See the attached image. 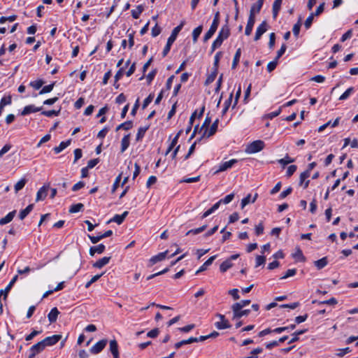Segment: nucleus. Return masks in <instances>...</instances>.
I'll return each mask as SVG.
<instances>
[{"instance_id":"f257e3e1","label":"nucleus","mask_w":358,"mask_h":358,"mask_svg":"<svg viewBox=\"0 0 358 358\" xmlns=\"http://www.w3.org/2000/svg\"><path fill=\"white\" fill-rule=\"evenodd\" d=\"M184 24H185V22L182 21V22H180V24L179 25H178L176 27H175L173 29V31L171 32V34L169 37V38L167 40V43H166V45H165V47H164V50L162 51V56L163 57H166L168 55V53L169 52V51L171 50V45H173V43L176 41L178 34H179V32L182 29Z\"/></svg>"},{"instance_id":"f03ea898","label":"nucleus","mask_w":358,"mask_h":358,"mask_svg":"<svg viewBox=\"0 0 358 358\" xmlns=\"http://www.w3.org/2000/svg\"><path fill=\"white\" fill-rule=\"evenodd\" d=\"M229 36V29L227 26L222 27L220 30L218 36L213 41L211 45L210 53H213L215 49L221 46L224 40L227 39Z\"/></svg>"},{"instance_id":"7ed1b4c3","label":"nucleus","mask_w":358,"mask_h":358,"mask_svg":"<svg viewBox=\"0 0 358 358\" xmlns=\"http://www.w3.org/2000/svg\"><path fill=\"white\" fill-rule=\"evenodd\" d=\"M264 147L265 143L263 141L256 140L246 145L245 152L248 155L255 154L262 151Z\"/></svg>"},{"instance_id":"20e7f679","label":"nucleus","mask_w":358,"mask_h":358,"mask_svg":"<svg viewBox=\"0 0 358 358\" xmlns=\"http://www.w3.org/2000/svg\"><path fill=\"white\" fill-rule=\"evenodd\" d=\"M219 22H220L219 13L217 12L214 17V19L213 20V22L210 25L209 30L204 35V37H203L204 41H207L213 36V34L215 33V31L217 29V27L219 25Z\"/></svg>"},{"instance_id":"39448f33","label":"nucleus","mask_w":358,"mask_h":358,"mask_svg":"<svg viewBox=\"0 0 358 358\" xmlns=\"http://www.w3.org/2000/svg\"><path fill=\"white\" fill-rule=\"evenodd\" d=\"M218 123H219V120L218 119H216L214 122L212 124V125L210 127V128L207 127L206 128L203 132L200 133V139H202V138H209L210 136H212L213 135H214L217 130V128H218Z\"/></svg>"},{"instance_id":"423d86ee","label":"nucleus","mask_w":358,"mask_h":358,"mask_svg":"<svg viewBox=\"0 0 358 358\" xmlns=\"http://www.w3.org/2000/svg\"><path fill=\"white\" fill-rule=\"evenodd\" d=\"M239 255L235 254L230 256L228 259L224 261L220 266V270L222 273L226 272L228 269L233 266L232 261L238 258Z\"/></svg>"},{"instance_id":"0eeeda50","label":"nucleus","mask_w":358,"mask_h":358,"mask_svg":"<svg viewBox=\"0 0 358 358\" xmlns=\"http://www.w3.org/2000/svg\"><path fill=\"white\" fill-rule=\"evenodd\" d=\"M45 348L42 341H40L34 345H32L29 352V356L27 358H34L35 356L41 352Z\"/></svg>"},{"instance_id":"6e6552de","label":"nucleus","mask_w":358,"mask_h":358,"mask_svg":"<svg viewBox=\"0 0 358 358\" xmlns=\"http://www.w3.org/2000/svg\"><path fill=\"white\" fill-rule=\"evenodd\" d=\"M238 162V159H232L229 161L224 162L220 164L218 169L215 171V173L225 171L231 169L234 164Z\"/></svg>"},{"instance_id":"1a4fd4ad","label":"nucleus","mask_w":358,"mask_h":358,"mask_svg":"<svg viewBox=\"0 0 358 358\" xmlns=\"http://www.w3.org/2000/svg\"><path fill=\"white\" fill-rule=\"evenodd\" d=\"M62 338V336L59 334L52 335L51 336H48L45 338L41 341L43 342L45 347L47 346H52L55 345Z\"/></svg>"},{"instance_id":"9d476101","label":"nucleus","mask_w":358,"mask_h":358,"mask_svg":"<svg viewBox=\"0 0 358 358\" xmlns=\"http://www.w3.org/2000/svg\"><path fill=\"white\" fill-rule=\"evenodd\" d=\"M107 342H108V341L106 339H103V340H101V341H98L97 343H96L90 348L91 353H92L94 355H96V354H99V352H101L103 350V348L106 347Z\"/></svg>"},{"instance_id":"9b49d317","label":"nucleus","mask_w":358,"mask_h":358,"mask_svg":"<svg viewBox=\"0 0 358 358\" xmlns=\"http://www.w3.org/2000/svg\"><path fill=\"white\" fill-rule=\"evenodd\" d=\"M113 234L112 230H108L103 234H99V235L94 236L92 235H88V238L90 239L91 242L94 244L98 243L103 238L110 236Z\"/></svg>"},{"instance_id":"f8f14e48","label":"nucleus","mask_w":358,"mask_h":358,"mask_svg":"<svg viewBox=\"0 0 358 358\" xmlns=\"http://www.w3.org/2000/svg\"><path fill=\"white\" fill-rule=\"evenodd\" d=\"M41 107H36L34 105H28L23 108V110L20 113V115L22 116H25L31 113L41 111Z\"/></svg>"},{"instance_id":"ddd939ff","label":"nucleus","mask_w":358,"mask_h":358,"mask_svg":"<svg viewBox=\"0 0 358 358\" xmlns=\"http://www.w3.org/2000/svg\"><path fill=\"white\" fill-rule=\"evenodd\" d=\"M267 31V24L266 21H263L257 28L255 41H258L261 36Z\"/></svg>"},{"instance_id":"4468645a","label":"nucleus","mask_w":358,"mask_h":358,"mask_svg":"<svg viewBox=\"0 0 358 358\" xmlns=\"http://www.w3.org/2000/svg\"><path fill=\"white\" fill-rule=\"evenodd\" d=\"M211 122V118L207 115L202 126L199 128V125H196L194 128V132L192 135V138L194 136V135L198 132V134H199L200 133L203 132V131L209 127L210 124Z\"/></svg>"},{"instance_id":"2eb2a0df","label":"nucleus","mask_w":358,"mask_h":358,"mask_svg":"<svg viewBox=\"0 0 358 358\" xmlns=\"http://www.w3.org/2000/svg\"><path fill=\"white\" fill-rule=\"evenodd\" d=\"M258 197V194L255 193L254 196L252 198V196L250 194H248L245 197H244L241 200V207L242 209L245 208V206L249 204L250 203H255Z\"/></svg>"},{"instance_id":"dca6fc26","label":"nucleus","mask_w":358,"mask_h":358,"mask_svg":"<svg viewBox=\"0 0 358 358\" xmlns=\"http://www.w3.org/2000/svg\"><path fill=\"white\" fill-rule=\"evenodd\" d=\"M231 309L233 311V319L234 320H238L243 316H247L250 313V310L249 309H246V310L238 309V310H236V309L233 307H231Z\"/></svg>"},{"instance_id":"f3484780","label":"nucleus","mask_w":358,"mask_h":358,"mask_svg":"<svg viewBox=\"0 0 358 358\" xmlns=\"http://www.w3.org/2000/svg\"><path fill=\"white\" fill-rule=\"evenodd\" d=\"M17 278H18L17 275H15L12 278V280L10 281L8 285L6 287V288L4 289H1L0 290V294H3L4 299H6L7 298L8 292H10V290L11 289V288L13 287V286L14 285V284L17 281Z\"/></svg>"},{"instance_id":"a211bd4d","label":"nucleus","mask_w":358,"mask_h":358,"mask_svg":"<svg viewBox=\"0 0 358 358\" xmlns=\"http://www.w3.org/2000/svg\"><path fill=\"white\" fill-rule=\"evenodd\" d=\"M255 22V16H253L252 14L250 15L248 20V23H247V25H246V27L245 29V35L249 36L251 34Z\"/></svg>"},{"instance_id":"6ab92c4d","label":"nucleus","mask_w":358,"mask_h":358,"mask_svg":"<svg viewBox=\"0 0 358 358\" xmlns=\"http://www.w3.org/2000/svg\"><path fill=\"white\" fill-rule=\"evenodd\" d=\"M48 187L43 185L41 187L36 193V201H43L45 199L48 194Z\"/></svg>"},{"instance_id":"aec40b11","label":"nucleus","mask_w":358,"mask_h":358,"mask_svg":"<svg viewBox=\"0 0 358 358\" xmlns=\"http://www.w3.org/2000/svg\"><path fill=\"white\" fill-rule=\"evenodd\" d=\"M167 253L168 250L159 252L157 255L152 257L150 259V262L151 263L152 265H153L159 262L164 260L166 258Z\"/></svg>"},{"instance_id":"412c9836","label":"nucleus","mask_w":358,"mask_h":358,"mask_svg":"<svg viewBox=\"0 0 358 358\" xmlns=\"http://www.w3.org/2000/svg\"><path fill=\"white\" fill-rule=\"evenodd\" d=\"M110 351L112 353L114 358H119L118 345L115 340L110 341Z\"/></svg>"},{"instance_id":"4be33fe9","label":"nucleus","mask_w":358,"mask_h":358,"mask_svg":"<svg viewBox=\"0 0 358 358\" xmlns=\"http://www.w3.org/2000/svg\"><path fill=\"white\" fill-rule=\"evenodd\" d=\"M110 257H103L93 264V267L101 268L110 262Z\"/></svg>"},{"instance_id":"5701e85b","label":"nucleus","mask_w":358,"mask_h":358,"mask_svg":"<svg viewBox=\"0 0 358 358\" xmlns=\"http://www.w3.org/2000/svg\"><path fill=\"white\" fill-rule=\"evenodd\" d=\"M71 143V139H69V140L65 141H62L58 146L55 147L53 148V150H54L55 153V154H59L62 150H64L65 148H66L68 146H69Z\"/></svg>"},{"instance_id":"b1692460","label":"nucleus","mask_w":358,"mask_h":358,"mask_svg":"<svg viewBox=\"0 0 358 358\" xmlns=\"http://www.w3.org/2000/svg\"><path fill=\"white\" fill-rule=\"evenodd\" d=\"M263 3L264 0H257V1L252 6L250 15L252 14L253 16H255V13H258L262 9Z\"/></svg>"},{"instance_id":"393cba45","label":"nucleus","mask_w":358,"mask_h":358,"mask_svg":"<svg viewBox=\"0 0 358 358\" xmlns=\"http://www.w3.org/2000/svg\"><path fill=\"white\" fill-rule=\"evenodd\" d=\"M105 248H106L105 245L102 243H101L96 246L91 247L90 249V255L91 256H94L96 253L101 254L104 252Z\"/></svg>"},{"instance_id":"a878e982","label":"nucleus","mask_w":358,"mask_h":358,"mask_svg":"<svg viewBox=\"0 0 358 358\" xmlns=\"http://www.w3.org/2000/svg\"><path fill=\"white\" fill-rule=\"evenodd\" d=\"M128 212L124 211L122 215H115L111 220H110L108 222L110 223L111 222H114L117 224H121L124 220L125 217L127 216Z\"/></svg>"},{"instance_id":"bb28decb","label":"nucleus","mask_w":358,"mask_h":358,"mask_svg":"<svg viewBox=\"0 0 358 358\" xmlns=\"http://www.w3.org/2000/svg\"><path fill=\"white\" fill-rule=\"evenodd\" d=\"M309 176L310 174L308 173V171H303L300 175L299 184L301 185H303V189H306L309 185L310 180L305 181Z\"/></svg>"},{"instance_id":"cd10ccee","label":"nucleus","mask_w":358,"mask_h":358,"mask_svg":"<svg viewBox=\"0 0 358 358\" xmlns=\"http://www.w3.org/2000/svg\"><path fill=\"white\" fill-rule=\"evenodd\" d=\"M215 327L220 330L226 329L231 327L229 321L224 318L223 320H220L215 323Z\"/></svg>"},{"instance_id":"c85d7f7f","label":"nucleus","mask_w":358,"mask_h":358,"mask_svg":"<svg viewBox=\"0 0 358 358\" xmlns=\"http://www.w3.org/2000/svg\"><path fill=\"white\" fill-rule=\"evenodd\" d=\"M59 314V311L58 310V309L57 308H52L48 315L49 322L50 323H53V322H56Z\"/></svg>"},{"instance_id":"c756f323","label":"nucleus","mask_w":358,"mask_h":358,"mask_svg":"<svg viewBox=\"0 0 358 358\" xmlns=\"http://www.w3.org/2000/svg\"><path fill=\"white\" fill-rule=\"evenodd\" d=\"M15 215V210H13L8 213L5 217L0 219V225H4L10 222Z\"/></svg>"},{"instance_id":"7c9ffc66","label":"nucleus","mask_w":358,"mask_h":358,"mask_svg":"<svg viewBox=\"0 0 358 358\" xmlns=\"http://www.w3.org/2000/svg\"><path fill=\"white\" fill-rule=\"evenodd\" d=\"M34 204L28 205L24 209L22 210L19 214V218L22 220H24L29 213L33 210Z\"/></svg>"},{"instance_id":"2f4dec72","label":"nucleus","mask_w":358,"mask_h":358,"mask_svg":"<svg viewBox=\"0 0 358 358\" xmlns=\"http://www.w3.org/2000/svg\"><path fill=\"white\" fill-rule=\"evenodd\" d=\"M130 136L129 134L125 135L121 141V152H124L129 146Z\"/></svg>"},{"instance_id":"473e14b6","label":"nucleus","mask_w":358,"mask_h":358,"mask_svg":"<svg viewBox=\"0 0 358 358\" xmlns=\"http://www.w3.org/2000/svg\"><path fill=\"white\" fill-rule=\"evenodd\" d=\"M339 121L340 117H337L334 122L329 121L327 123L324 124L323 125L320 126L318 129V131H323L327 127H329V125H331L332 127H335L338 124Z\"/></svg>"},{"instance_id":"72a5a7b5","label":"nucleus","mask_w":358,"mask_h":358,"mask_svg":"<svg viewBox=\"0 0 358 358\" xmlns=\"http://www.w3.org/2000/svg\"><path fill=\"white\" fill-rule=\"evenodd\" d=\"M295 161L294 158L290 157L288 155H286L285 157L280 159L278 160V163H279L282 168H285L287 164L292 163Z\"/></svg>"},{"instance_id":"f704fd0d","label":"nucleus","mask_w":358,"mask_h":358,"mask_svg":"<svg viewBox=\"0 0 358 358\" xmlns=\"http://www.w3.org/2000/svg\"><path fill=\"white\" fill-rule=\"evenodd\" d=\"M217 257V255H214L210 257L208 260H206L203 264L199 268V270L196 271V273H199L201 271H205L208 266L212 264L213 262L215 259Z\"/></svg>"},{"instance_id":"c9c22d12","label":"nucleus","mask_w":358,"mask_h":358,"mask_svg":"<svg viewBox=\"0 0 358 358\" xmlns=\"http://www.w3.org/2000/svg\"><path fill=\"white\" fill-rule=\"evenodd\" d=\"M295 328H296V324H290L287 327L275 328V329H273V332L276 333V334H281L283 331H289L291 330L294 329Z\"/></svg>"},{"instance_id":"e433bc0d","label":"nucleus","mask_w":358,"mask_h":358,"mask_svg":"<svg viewBox=\"0 0 358 358\" xmlns=\"http://www.w3.org/2000/svg\"><path fill=\"white\" fill-rule=\"evenodd\" d=\"M143 11V6L138 5L136 9L131 10V16L134 19H138L141 14Z\"/></svg>"},{"instance_id":"4c0bfd02","label":"nucleus","mask_w":358,"mask_h":358,"mask_svg":"<svg viewBox=\"0 0 358 358\" xmlns=\"http://www.w3.org/2000/svg\"><path fill=\"white\" fill-rule=\"evenodd\" d=\"M328 264L327 257H322L320 259H318L314 262L315 266L317 269H322L324 268Z\"/></svg>"},{"instance_id":"58836bf2","label":"nucleus","mask_w":358,"mask_h":358,"mask_svg":"<svg viewBox=\"0 0 358 358\" xmlns=\"http://www.w3.org/2000/svg\"><path fill=\"white\" fill-rule=\"evenodd\" d=\"M149 128V126H145V127H141L138 130V132L136 134V141H141L145 136V134L146 132V131Z\"/></svg>"},{"instance_id":"ea45409f","label":"nucleus","mask_w":358,"mask_h":358,"mask_svg":"<svg viewBox=\"0 0 358 358\" xmlns=\"http://www.w3.org/2000/svg\"><path fill=\"white\" fill-rule=\"evenodd\" d=\"M250 303V300H242L240 302L235 303L231 307L236 310L242 309L243 308L248 306Z\"/></svg>"},{"instance_id":"a19ab883","label":"nucleus","mask_w":358,"mask_h":358,"mask_svg":"<svg viewBox=\"0 0 358 358\" xmlns=\"http://www.w3.org/2000/svg\"><path fill=\"white\" fill-rule=\"evenodd\" d=\"M292 257L299 262H304L305 257L300 248H296L294 253L292 254Z\"/></svg>"},{"instance_id":"79ce46f5","label":"nucleus","mask_w":358,"mask_h":358,"mask_svg":"<svg viewBox=\"0 0 358 358\" xmlns=\"http://www.w3.org/2000/svg\"><path fill=\"white\" fill-rule=\"evenodd\" d=\"M203 27L201 25L195 28L192 31V40L194 43H196L199 36L202 32Z\"/></svg>"},{"instance_id":"37998d69","label":"nucleus","mask_w":358,"mask_h":358,"mask_svg":"<svg viewBox=\"0 0 358 358\" xmlns=\"http://www.w3.org/2000/svg\"><path fill=\"white\" fill-rule=\"evenodd\" d=\"M355 92V88L353 87H349L348 90L344 92L341 96L339 97V100L344 101L348 99V97Z\"/></svg>"},{"instance_id":"c03bdc74","label":"nucleus","mask_w":358,"mask_h":358,"mask_svg":"<svg viewBox=\"0 0 358 358\" xmlns=\"http://www.w3.org/2000/svg\"><path fill=\"white\" fill-rule=\"evenodd\" d=\"M196 339H194L193 337H190L187 340H182L180 342H178L175 344V348L176 349H178L180 348L181 346L184 345H187V344H190V343H194L196 342Z\"/></svg>"},{"instance_id":"a18cd8bd","label":"nucleus","mask_w":358,"mask_h":358,"mask_svg":"<svg viewBox=\"0 0 358 358\" xmlns=\"http://www.w3.org/2000/svg\"><path fill=\"white\" fill-rule=\"evenodd\" d=\"M132 127H133V122L131 121H127V122H124L119 124L117 127L116 130L118 131V130H120L121 129H124V130H129Z\"/></svg>"},{"instance_id":"49530a36","label":"nucleus","mask_w":358,"mask_h":358,"mask_svg":"<svg viewBox=\"0 0 358 358\" xmlns=\"http://www.w3.org/2000/svg\"><path fill=\"white\" fill-rule=\"evenodd\" d=\"M241 55V48H238L236 50L234 57V59H233L232 66H231V68L233 69H236V66L238 65V63L239 62V60H240Z\"/></svg>"},{"instance_id":"de8ad7c7","label":"nucleus","mask_w":358,"mask_h":358,"mask_svg":"<svg viewBox=\"0 0 358 358\" xmlns=\"http://www.w3.org/2000/svg\"><path fill=\"white\" fill-rule=\"evenodd\" d=\"M83 204L81 203H76V204H73L72 205L70 208H69V212L71 213H78L80 212V210H82L83 209Z\"/></svg>"},{"instance_id":"09e8293b","label":"nucleus","mask_w":358,"mask_h":358,"mask_svg":"<svg viewBox=\"0 0 358 358\" xmlns=\"http://www.w3.org/2000/svg\"><path fill=\"white\" fill-rule=\"evenodd\" d=\"M232 97H233V94L231 93L230 94L229 97L224 101V108L222 110V115L225 114L227 113V111L228 110L229 108L230 107L231 101H232Z\"/></svg>"},{"instance_id":"8fccbe9b","label":"nucleus","mask_w":358,"mask_h":358,"mask_svg":"<svg viewBox=\"0 0 358 358\" xmlns=\"http://www.w3.org/2000/svg\"><path fill=\"white\" fill-rule=\"evenodd\" d=\"M27 182V180L25 178H22L15 185V192H19L21 190L25 185Z\"/></svg>"},{"instance_id":"3c124183","label":"nucleus","mask_w":358,"mask_h":358,"mask_svg":"<svg viewBox=\"0 0 358 358\" xmlns=\"http://www.w3.org/2000/svg\"><path fill=\"white\" fill-rule=\"evenodd\" d=\"M54 86H55V83H52L50 85L44 86L41 89V90L39 92V94H43L50 92L53 90Z\"/></svg>"},{"instance_id":"603ef678","label":"nucleus","mask_w":358,"mask_h":358,"mask_svg":"<svg viewBox=\"0 0 358 358\" xmlns=\"http://www.w3.org/2000/svg\"><path fill=\"white\" fill-rule=\"evenodd\" d=\"M301 18L300 17L299 21L294 25L293 29H292L293 34L296 37H297L299 34L300 28L301 26Z\"/></svg>"},{"instance_id":"864d4df0","label":"nucleus","mask_w":358,"mask_h":358,"mask_svg":"<svg viewBox=\"0 0 358 358\" xmlns=\"http://www.w3.org/2000/svg\"><path fill=\"white\" fill-rule=\"evenodd\" d=\"M43 83L44 82L42 80H37L30 82L29 85L35 90H39L43 86Z\"/></svg>"},{"instance_id":"5fc2aeb1","label":"nucleus","mask_w":358,"mask_h":358,"mask_svg":"<svg viewBox=\"0 0 358 358\" xmlns=\"http://www.w3.org/2000/svg\"><path fill=\"white\" fill-rule=\"evenodd\" d=\"M103 275V273H101V274H97L94 276H93L90 280H89L86 285H85V288H89L94 282H96L102 275Z\"/></svg>"},{"instance_id":"6e6d98bb","label":"nucleus","mask_w":358,"mask_h":358,"mask_svg":"<svg viewBox=\"0 0 358 358\" xmlns=\"http://www.w3.org/2000/svg\"><path fill=\"white\" fill-rule=\"evenodd\" d=\"M263 352V349L261 348H257L254 349L250 352V355L248 357H245L244 358H257V355L260 354Z\"/></svg>"},{"instance_id":"4d7b16f0","label":"nucleus","mask_w":358,"mask_h":358,"mask_svg":"<svg viewBox=\"0 0 358 358\" xmlns=\"http://www.w3.org/2000/svg\"><path fill=\"white\" fill-rule=\"evenodd\" d=\"M206 228V225H203L201 227H199V228H196V229H191L189 231H188L186 234V235H189L191 234H198L202 231H203Z\"/></svg>"},{"instance_id":"13d9d810","label":"nucleus","mask_w":358,"mask_h":358,"mask_svg":"<svg viewBox=\"0 0 358 358\" xmlns=\"http://www.w3.org/2000/svg\"><path fill=\"white\" fill-rule=\"evenodd\" d=\"M264 225L262 222H259L257 225L255 226V232L257 236H260L264 233Z\"/></svg>"},{"instance_id":"bf43d9fd","label":"nucleus","mask_w":358,"mask_h":358,"mask_svg":"<svg viewBox=\"0 0 358 358\" xmlns=\"http://www.w3.org/2000/svg\"><path fill=\"white\" fill-rule=\"evenodd\" d=\"M234 194L231 193V194L227 195L224 198L220 199V201H221L222 203L228 204L234 199Z\"/></svg>"},{"instance_id":"052dcab7","label":"nucleus","mask_w":358,"mask_h":358,"mask_svg":"<svg viewBox=\"0 0 358 358\" xmlns=\"http://www.w3.org/2000/svg\"><path fill=\"white\" fill-rule=\"evenodd\" d=\"M296 273V268L288 269L285 274L280 278L281 280L286 279L289 277H292Z\"/></svg>"},{"instance_id":"680f3d73","label":"nucleus","mask_w":358,"mask_h":358,"mask_svg":"<svg viewBox=\"0 0 358 358\" xmlns=\"http://www.w3.org/2000/svg\"><path fill=\"white\" fill-rule=\"evenodd\" d=\"M12 103V98L10 96H3L1 99V101H0V103L3 106H8V105H10Z\"/></svg>"},{"instance_id":"e2e57ef3","label":"nucleus","mask_w":358,"mask_h":358,"mask_svg":"<svg viewBox=\"0 0 358 358\" xmlns=\"http://www.w3.org/2000/svg\"><path fill=\"white\" fill-rule=\"evenodd\" d=\"M296 169H297V166L296 165H290L287 168L286 176L288 178L292 176L295 173Z\"/></svg>"},{"instance_id":"0e129e2a","label":"nucleus","mask_w":358,"mask_h":358,"mask_svg":"<svg viewBox=\"0 0 358 358\" xmlns=\"http://www.w3.org/2000/svg\"><path fill=\"white\" fill-rule=\"evenodd\" d=\"M161 28L158 26V24L156 23L154 27L152 29L151 34L152 37H156L161 33Z\"/></svg>"},{"instance_id":"69168bd1","label":"nucleus","mask_w":358,"mask_h":358,"mask_svg":"<svg viewBox=\"0 0 358 358\" xmlns=\"http://www.w3.org/2000/svg\"><path fill=\"white\" fill-rule=\"evenodd\" d=\"M109 131V128L108 127H105L103 129H102L97 134V138L100 139H103L105 138L106 134H108Z\"/></svg>"},{"instance_id":"338daca9","label":"nucleus","mask_w":358,"mask_h":358,"mask_svg":"<svg viewBox=\"0 0 358 358\" xmlns=\"http://www.w3.org/2000/svg\"><path fill=\"white\" fill-rule=\"evenodd\" d=\"M265 262H266L265 257L262 256V255H258L256 257V264H255V266L258 267V266H259L261 265H263V264H264Z\"/></svg>"},{"instance_id":"774afa93","label":"nucleus","mask_w":358,"mask_h":358,"mask_svg":"<svg viewBox=\"0 0 358 358\" xmlns=\"http://www.w3.org/2000/svg\"><path fill=\"white\" fill-rule=\"evenodd\" d=\"M313 17H314V14L313 13H311L308 17L307 19L305 21V23H304V25H305V27L308 29L310 27L311 24H312V22H313Z\"/></svg>"}]
</instances>
